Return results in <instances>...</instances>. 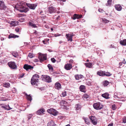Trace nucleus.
I'll list each match as a JSON object with an SVG mask.
<instances>
[{
    "label": "nucleus",
    "instance_id": "obj_1",
    "mask_svg": "<svg viewBox=\"0 0 126 126\" xmlns=\"http://www.w3.org/2000/svg\"><path fill=\"white\" fill-rule=\"evenodd\" d=\"M17 9L21 12L26 13L29 11L28 8L25 7L24 4L18 3L16 6Z\"/></svg>",
    "mask_w": 126,
    "mask_h": 126
},
{
    "label": "nucleus",
    "instance_id": "obj_2",
    "mask_svg": "<svg viewBox=\"0 0 126 126\" xmlns=\"http://www.w3.org/2000/svg\"><path fill=\"white\" fill-rule=\"evenodd\" d=\"M39 78V76L37 74H35L33 75L31 80V83L32 85H38V78Z\"/></svg>",
    "mask_w": 126,
    "mask_h": 126
},
{
    "label": "nucleus",
    "instance_id": "obj_3",
    "mask_svg": "<svg viewBox=\"0 0 126 126\" xmlns=\"http://www.w3.org/2000/svg\"><path fill=\"white\" fill-rule=\"evenodd\" d=\"M93 106L94 108L96 110H100L103 107V105L99 102L94 103Z\"/></svg>",
    "mask_w": 126,
    "mask_h": 126
},
{
    "label": "nucleus",
    "instance_id": "obj_4",
    "mask_svg": "<svg viewBox=\"0 0 126 126\" xmlns=\"http://www.w3.org/2000/svg\"><path fill=\"white\" fill-rule=\"evenodd\" d=\"M47 111L49 113L52 114L54 116L57 115L58 113V112L56 110L52 108L48 109Z\"/></svg>",
    "mask_w": 126,
    "mask_h": 126
},
{
    "label": "nucleus",
    "instance_id": "obj_5",
    "mask_svg": "<svg viewBox=\"0 0 126 126\" xmlns=\"http://www.w3.org/2000/svg\"><path fill=\"white\" fill-rule=\"evenodd\" d=\"M42 76H43L42 79L43 80L48 83L51 82V79L50 77L47 75H43Z\"/></svg>",
    "mask_w": 126,
    "mask_h": 126
},
{
    "label": "nucleus",
    "instance_id": "obj_6",
    "mask_svg": "<svg viewBox=\"0 0 126 126\" xmlns=\"http://www.w3.org/2000/svg\"><path fill=\"white\" fill-rule=\"evenodd\" d=\"M8 65L9 67L13 69H17V66L16 64L14 62H10L8 63Z\"/></svg>",
    "mask_w": 126,
    "mask_h": 126
},
{
    "label": "nucleus",
    "instance_id": "obj_7",
    "mask_svg": "<svg viewBox=\"0 0 126 126\" xmlns=\"http://www.w3.org/2000/svg\"><path fill=\"white\" fill-rule=\"evenodd\" d=\"M89 118L93 125H95L96 124L97 120L96 118L95 117L92 116H90Z\"/></svg>",
    "mask_w": 126,
    "mask_h": 126
},
{
    "label": "nucleus",
    "instance_id": "obj_8",
    "mask_svg": "<svg viewBox=\"0 0 126 126\" xmlns=\"http://www.w3.org/2000/svg\"><path fill=\"white\" fill-rule=\"evenodd\" d=\"M56 9L52 6L49 7L48 8V12L50 14L56 12Z\"/></svg>",
    "mask_w": 126,
    "mask_h": 126
},
{
    "label": "nucleus",
    "instance_id": "obj_9",
    "mask_svg": "<svg viewBox=\"0 0 126 126\" xmlns=\"http://www.w3.org/2000/svg\"><path fill=\"white\" fill-rule=\"evenodd\" d=\"M74 35H73V34H66L65 36H66L67 41H70L71 42L73 41L72 37L74 36Z\"/></svg>",
    "mask_w": 126,
    "mask_h": 126
},
{
    "label": "nucleus",
    "instance_id": "obj_10",
    "mask_svg": "<svg viewBox=\"0 0 126 126\" xmlns=\"http://www.w3.org/2000/svg\"><path fill=\"white\" fill-rule=\"evenodd\" d=\"M26 5L30 9L34 10L37 6L36 5L34 4H32L28 3H26Z\"/></svg>",
    "mask_w": 126,
    "mask_h": 126
},
{
    "label": "nucleus",
    "instance_id": "obj_11",
    "mask_svg": "<svg viewBox=\"0 0 126 126\" xmlns=\"http://www.w3.org/2000/svg\"><path fill=\"white\" fill-rule=\"evenodd\" d=\"M82 16L81 15H78L76 14H75L73 15V17L72 18L74 19L75 20L76 19H78L82 17Z\"/></svg>",
    "mask_w": 126,
    "mask_h": 126
},
{
    "label": "nucleus",
    "instance_id": "obj_12",
    "mask_svg": "<svg viewBox=\"0 0 126 126\" xmlns=\"http://www.w3.org/2000/svg\"><path fill=\"white\" fill-rule=\"evenodd\" d=\"M33 68V66L28 65L27 64H25L23 66V68L27 70H28L29 69H32Z\"/></svg>",
    "mask_w": 126,
    "mask_h": 126
},
{
    "label": "nucleus",
    "instance_id": "obj_13",
    "mask_svg": "<svg viewBox=\"0 0 126 126\" xmlns=\"http://www.w3.org/2000/svg\"><path fill=\"white\" fill-rule=\"evenodd\" d=\"M38 58L41 62H42L47 59V56H38Z\"/></svg>",
    "mask_w": 126,
    "mask_h": 126
},
{
    "label": "nucleus",
    "instance_id": "obj_14",
    "mask_svg": "<svg viewBox=\"0 0 126 126\" xmlns=\"http://www.w3.org/2000/svg\"><path fill=\"white\" fill-rule=\"evenodd\" d=\"M64 68L67 70H70L72 68V65L69 63L66 64L64 66Z\"/></svg>",
    "mask_w": 126,
    "mask_h": 126
},
{
    "label": "nucleus",
    "instance_id": "obj_15",
    "mask_svg": "<svg viewBox=\"0 0 126 126\" xmlns=\"http://www.w3.org/2000/svg\"><path fill=\"white\" fill-rule=\"evenodd\" d=\"M0 8L4 9L6 8V6L5 5L4 2L0 0Z\"/></svg>",
    "mask_w": 126,
    "mask_h": 126
},
{
    "label": "nucleus",
    "instance_id": "obj_16",
    "mask_svg": "<svg viewBox=\"0 0 126 126\" xmlns=\"http://www.w3.org/2000/svg\"><path fill=\"white\" fill-rule=\"evenodd\" d=\"M45 111V109L43 108L41 109L38 110L36 112V113L40 115L42 113H43Z\"/></svg>",
    "mask_w": 126,
    "mask_h": 126
},
{
    "label": "nucleus",
    "instance_id": "obj_17",
    "mask_svg": "<svg viewBox=\"0 0 126 126\" xmlns=\"http://www.w3.org/2000/svg\"><path fill=\"white\" fill-rule=\"evenodd\" d=\"M19 36L17 35H15L13 34H11L9 35L8 38L10 39L12 38H15L19 37Z\"/></svg>",
    "mask_w": 126,
    "mask_h": 126
},
{
    "label": "nucleus",
    "instance_id": "obj_18",
    "mask_svg": "<svg viewBox=\"0 0 126 126\" xmlns=\"http://www.w3.org/2000/svg\"><path fill=\"white\" fill-rule=\"evenodd\" d=\"M115 7L116 9L118 11H121L122 9V6L119 4L116 5Z\"/></svg>",
    "mask_w": 126,
    "mask_h": 126
},
{
    "label": "nucleus",
    "instance_id": "obj_19",
    "mask_svg": "<svg viewBox=\"0 0 126 126\" xmlns=\"http://www.w3.org/2000/svg\"><path fill=\"white\" fill-rule=\"evenodd\" d=\"M55 88L57 89H59L61 88V85L59 82H57L55 84Z\"/></svg>",
    "mask_w": 126,
    "mask_h": 126
},
{
    "label": "nucleus",
    "instance_id": "obj_20",
    "mask_svg": "<svg viewBox=\"0 0 126 126\" xmlns=\"http://www.w3.org/2000/svg\"><path fill=\"white\" fill-rule=\"evenodd\" d=\"M81 108V106L79 104H77L76 105L75 108L76 110H80Z\"/></svg>",
    "mask_w": 126,
    "mask_h": 126
},
{
    "label": "nucleus",
    "instance_id": "obj_21",
    "mask_svg": "<svg viewBox=\"0 0 126 126\" xmlns=\"http://www.w3.org/2000/svg\"><path fill=\"white\" fill-rule=\"evenodd\" d=\"M11 24L12 25L15 26L18 24V22L17 21H13L11 22Z\"/></svg>",
    "mask_w": 126,
    "mask_h": 126
},
{
    "label": "nucleus",
    "instance_id": "obj_22",
    "mask_svg": "<svg viewBox=\"0 0 126 126\" xmlns=\"http://www.w3.org/2000/svg\"><path fill=\"white\" fill-rule=\"evenodd\" d=\"M120 43L122 45H126V39H124L120 41Z\"/></svg>",
    "mask_w": 126,
    "mask_h": 126
},
{
    "label": "nucleus",
    "instance_id": "obj_23",
    "mask_svg": "<svg viewBox=\"0 0 126 126\" xmlns=\"http://www.w3.org/2000/svg\"><path fill=\"white\" fill-rule=\"evenodd\" d=\"M80 90L83 92H85V87L84 85H81L79 87Z\"/></svg>",
    "mask_w": 126,
    "mask_h": 126
},
{
    "label": "nucleus",
    "instance_id": "obj_24",
    "mask_svg": "<svg viewBox=\"0 0 126 126\" xmlns=\"http://www.w3.org/2000/svg\"><path fill=\"white\" fill-rule=\"evenodd\" d=\"M56 125L54 123V122L53 121H51L49 122L47 124L48 126H54Z\"/></svg>",
    "mask_w": 126,
    "mask_h": 126
},
{
    "label": "nucleus",
    "instance_id": "obj_25",
    "mask_svg": "<svg viewBox=\"0 0 126 126\" xmlns=\"http://www.w3.org/2000/svg\"><path fill=\"white\" fill-rule=\"evenodd\" d=\"M109 94L108 93H106L104 94H102V96L105 98L107 99L109 98Z\"/></svg>",
    "mask_w": 126,
    "mask_h": 126
},
{
    "label": "nucleus",
    "instance_id": "obj_26",
    "mask_svg": "<svg viewBox=\"0 0 126 126\" xmlns=\"http://www.w3.org/2000/svg\"><path fill=\"white\" fill-rule=\"evenodd\" d=\"M103 85L104 86H106L110 83V82L107 80H105L103 82Z\"/></svg>",
    "mask_w": 126,
    "mask_h": 126
},
{
    "label": "nucleus",
    "instance_id": "obj_27",
    "mask_svg": "<svg viewBox=\"0 0 126 126\" xmlns=\"http://www.w3.org/2000/svg\"><path fill=\"white\" fill-rule=\"evenodd\" d=\"M25 95L26 96L28 100L30 101H31L32 100V97L30 96V94L29 95H27L26 94H25Z\"/></svg>",
    "mask_w": 126,
    "mask_h": 126
},
{
    "label": "nucleus",
    "instance_id": "obj_28",
    "mask_svg": "<svg viewBox=\"0 0 126 126\" xmlns=\"http://www.w3.org/2000/svg\"><path fill=\"white\" fill-rule=\"evenodd\" d=\"M97 74L100 76H104V72L102 71H100L97 72Z\"/></svg>",
    "mask_w": 126,
    "mask_h": 126
},
{
    "label": "nucleus",
    "instance_id": "obj_29",
    "mask_svg": "<svg viewBox=\"0 0 126 126\" xmlns=\"http://www.w3.org/2000/svg\"><path fill=\"white\" fill-rule=\"evenodd\" d=\"M29 26L32 27L33 28H36L37 27V26L35 24H34L32 23V22H30L29 23Z\"/></svg>",
    "mask_w": 126,
    "mask_h": 126
},
{
    "label": "nucleus",
    "instance_id": "obj_30",
    "mask_svg": "<svg viewBox=\"0 0 126 126\" xmlns=\"http://www.w3.org/2000/svg\"><path fill=\"white\" fill-rule=\"evenodd\" d=\"M85 65L87 67H90L92 66V64L90 63H86L85 64Z\"/></svg>",
    "mask_w": 126,
    "mask_h": 126
},
{
    "label": "nucleus",
    "instance_id": "obj_31",
    "mask_svg": "<svg viewBox=\"0 0 126 126\" xmlns=\"http://www.w3.org/2000/svg\"><path fill=\"white\" fill-rule=\"evenodd\" d=\"M4 86L6 88H9L10 86V84L9 83H6L3 84Z\"/></svg>",
    "mask_w": 126,
    "mask_h": 126
},
{
    "label": "nucleus",
    "instance_id": "obj_32",
    "mask_svg": "<svg viewBox=\"0 0 126 126\" xmlns=\"http://www.w3.org/2000/svg\"><path fill=\"white\" fill-rule=\"evenodd\" d=\"M104 74H103V75L104 76H110L111 74H110L109 72H104Z\"/></svg>",
    "mask_w": 126,
    "mask_h": 126
},
{
    "label": "nucleus",
    "instance_id": "obj_33",
    "mask_svg": "<svg viewBox=\"0 0 126 126\" xmlns=\"http://www.w3.org/2000/svg\"><path fill=\"white\" fill-rule=\"evenodd\" d=\"M47 67L50 70H51L52 71L53 70V68L50 64H48L47 65Z\"/></svg>",
    "mask_w": 126,
    "mask_h": 126
},
{
    "label": "nucleus",
    "instance_id": "obj_34",
    "mask_svg": "<svg viewBox=\"0 0 126 126\" xmlns=\"http://www.w3.org/2000/svg\"><path fill=\"white\" fill-rule=\"evenodd\" d=\"M112 0H108L107 3L106 4V5L107 6H110L111 5V3Z\"/></svg>",
    "mask_w": 126,
    "mask_h": 126
},
{
    "label": "nucleus",
    "instance_id": "obj_35",
    "mask_svg": "<svg viewBox=\"0 0 126 126\" xmlns=\"http://www.w3.org/2000/svg\"><path fill=\"white\" fill-rule=\"evenodd\" d=\"M101 19L102 20V21L104 23H108L109 22V21L107 20L105 18H102Z\"/></svg>",
    "mask_w": 126,
    "mask_h": 126
},
{
    "label": "nucleus",
    "instance_id": "obj_36",
    "mask_svg": "<svg viewBox=\"0 0 126 126\" xmlns=\"http://www.w3.org/2000/svg\"><path fill=\"white\" fill-rule=\"evenodd\" d=\"M89 80V79H87L86 82V84L88 85H90L91 84V83Z\"/></svg>",
    "mask_w": 126,
    "mask_h": 126
},
{
    "label": "nucleus",
    "instance_id": "obj_37",
    "mask_svg": "<svg viewBox=\"0 0 126 126\" xmlns=\"http://www.w3.org/2000/svg\"><path fill=\"white\" fill-rule=\"evenodd\" d=\"M75 77L76 80H78L80 79L79 75L78 74L75 75Z\"/></svg>",
    "mask_w": 126,
    "mask_h": 126
},
{
    "label": "nucleus",
    "instance_id": "obj_38",
    "mask_svg": "<svg viewBox=\"0 0 126 126\" xmlns=\"http://www.w3.org/2000/svg\"><path fill=\"white\" fill-rule=\"evenodd\" d=\"M66 0H58V1L60 2L61 4L62 5H63L64 3L62 2H64L66 1Z\"/></svg>",
    "mask_w": 126,
    "mask_h": 126
},
{
    "label": "nucleus",
    "instance_id": "obj_39",
    "mask_svg": "<svg viewBox=\"0 0 126 126\" xmlns=\"http://www.w3.org/2000/svg\"><path fill=\"white\" fill-rule=\"evenodd\" d=\"M66 91H64L63 92L62 94V96L63 97H65L66 95Z\"/></svg>",
    "mask_w": 126,
    "mask_h": 126
},
{
    "label": "nucleus",
    "instance_id": "obj_40",
    "mask_svg": "<svg viewBox=\"0 0 126 126\" xmlns=\"http://www.w3.org/2000/svg\"><path fill=\"white\" fill-rule=\"evenodd\" d=\"M89 95L86 94H84L83 96V97L84 98L87 99L89 97Z\"/></svg>",
    "mask_w": 126,
    "mask_h": 126
},
{
    "label": "nucleus",
    "instance_id": "obj_41",
    "mask_svg": "<svg viewBox=\"0 0 126 126\" xmlns=\"http://www.w3.org/2000/svg\"><path fill=\"white\" fill-rule=\"evenodd\" d=\"M84 121L86 124L88 125H89L90 124V123L89 122L88 120L87 119L85 118Z\"/></svg>",
    "mask_w": 126,
    "mask_h": 126
},
{
    "label": "nucleus",
    "instance_id": "obj_42",
    "mask_svg": "<svg viewBox=\"0 0 126 126\" xmlns=\"http://www.w3.org/2000/svg\"><path fill=\"white\" fill-rule=\"evenodd\" d=\"M61 103L62 105H63V104H66V102L65 100H62L61 101Z\"/></svg>",
    "mask_w": 126,
    "mask_h": 126
},
{
    "label": "nucleus",
    "instance_id": "obj_43",
    "mask_svg": "<svg viewBox=\"0 0 126 126\" xmlns=\"http://www.w3.org/2000/svg\"><path fill=\"white\" fill-rule=\"evenodd\" d=\"M115 105L114 104H113V105H112V109L113 110H115L116 109Z\"/></svg>",
    "mask_w": 126,
    "mask_h": 126
},
{
    "label": "nucleus",
    "instance_id": "obj_44",
    "mask_svg": "<svg viewBox=\"0 0 126 126\" xmlns=\"http://www.w3.org/2000/svg\"><path fill=\"white\" fill-rule=\"evenodd\" d=\"M19 30L20 28L18 27H16L15 29V31L17 32H19Z\"/></svg>",
    "mask_w": 126,
    "mask_h": 126
},
{
    "label": "nucleus",
    "instance_id": "obj_45",
    "mask_svg": "<svg viewBox=\"0 0 126 126\" xmlns=\"http://www.w3.org/2000/svg\"><path fill=\"white\" fill-rule=\"evenodd\" d=\"M123 122L124 123H126V117H124L123 118Z\"/></svg>",
    "mask_w": 126,
    "mask_h": 126
},
{
    "label": "nucleus",
    "instance_id": "obj_46",
    "mask_svg": "<svg viewBox=\"0 0 126 126\" xmlns=\"http://www.w3.org/2000/svg\"><path fill=\"white\" fill-rule=\"evenodd\" d=\"M32 116V115L31 114H29L28 115V120L30 119Z\"/></svg>",
    "mask_w": 126,
    "mask_h": 126
},
{
    "label": "nucleus",
    "instance_id": "obj_47",
    "mask_svg": "<svg viewBox=\"0 0 126 126\" xmlns=\"http://www.w3.org/2000/svg\"><path fill=\"white\" fill-rule=\"evenodd\" d=\"M12 55H18V53L16 52H13L12 53Z\"/></svg>",
    "mask_w": 126,
    "mask_h": 126
},
{
    "label": "nucleus",
    "instance_id": "obj_48",
    "mask_svg": "<svg viewBox=\"0 0 126 126\" xmlns=\"http://www.w3.org/2000/svg\"><path fill=\"white\" fill-rule=\"evenodd\" d=\"M114 97L116 98L117 97V98H119L118 97V96L117 95V94L116 93H115L114 94Z\"/></svg>",
    "mask_w": 126,
    "mask_h": 126
},
{
    "label": "nucleus",
    "instance_id": "obj_49",
    "mask_svg": "<svg viewBox=\"0 0 126 126\" xmlns=\"http://www.w3.org/2000/svg\"><path fill=\"white\" fill-rule=\"evenodd\" d=\"M51 60L52 63H54L56 62V60L54 58H51Z\"/></svg>",
    "mask_w": 126,
    "mask_h": 126
},
{
    "label": "nucleus",
    "instance_id": "obj_50",
    "mask_svg": "<svg viewBox=\"0 0 126 126\" xmlns=\"http://www.w3.org/2000/svg\"><path fill=\"white\" fill-rule=\"evenodd\" d=\"M98 10L99 12L101 13H102L104 11V10L102 9H99Z\"/></svg>",
    "mask_w": 126,
    "mask_h": 126
},
{
    "label": "nucleus",
    "instance_id": "obj_51",
    "mask_svg": "<svg viewBox=\"0 0 126 126\" xmlns=\"http://www.w3.org/2000/svg\"><path fill=\"white\" fill-rule=\"evenodd\" d=\"M24 73H23L22 74H21L20 75L19 77L20 78H22L25 75Z\"/></svg>",
    "mask_w": 126,
    "mask_h": 126
},
{
    "label": "nucleus",
    "instance_id": "obj_52",
    "mask_svg": "<svg viewBox=\"0 0 126 126\" xmlns=\"http://www.w3.org/2000/svg\"><path fill=\"white\" fill-rule=\"evenodd\" d=\"M60 16H59L56 17V19L57 20H60Z\"/></svg>",
    "mask_w": 126,
    "mask_h": 126
},
{
    "label": "nucleus",
    "instance_id": "obj_53",
    "mask_svg": "<svg viewBox=\"0 0 126 126\" xmlns=\"http://www.w3.org/2000/svg\"><path fill=\"white\" fill-rule=\"evenodd\" d=\"M34 56H28V57H27V58L28 59L29 58H32Z\"/></svg>",
    "mask_w": 126,
    "mask_h": 126
},
{
    "label": "nucleus",
    "instance_id": "obj_54",
    "mask_svg": "<svg viewBox=\"0 0 126 126\" xmlns=\"http://www.w3.org/2000/svg\"><path fill=\"white\" fill-rule=\"evenodd\" d=\"M61 34H54V36L56 37L57 36H60Z\"/></svg>",
    "mask_w": 126,
    "mask_h": 126
},
{
    "label": "nucleus",
    "instance_id": "obj_55",
    "mask_svg": "<svg viewBox=\"0 0 126 126\" xmlns=\"http://www.w3.org/2000/svg\"><path fill=\"white\" fill-rule=\"evenodd\" d=\"M123 59V61L122 63L124 64H125L126 63V62L125 61V59Z\"/></svg>",
    "mask_w": 126,
    "mask_h": 126
},
{
    "label": "nucleus",
    "instance_id": "obj_56",
    "mask_svg": "<svg viewBox=\"0 0 126 126\" xmlns=\"http://www.w3.org/2000/svg\"><path fill=\"white\" fill-rule=\"evenodd\" d=\"M7 107V110H10L11 109V108L10 107L9 105H8V106Z\"/></svg>",
    "mask_w": 126,
    "mask_h": 126
},
{
    "label": "nucleus",
    "instance_id": "obj_57",
    "mask_svg": "<svg viewBox=\"0 0 126 126\" xmlns=\"http://www.w3.org/2000/svg\"><path fill=\"white\" fill-rule=\"evenodd\" d=\"M73 60L71 59L69 61V62L71 63H72L73 62Z\"/></svg>",
    "mask_w": 126,
    "mask_h": 126
},
{
    "label": "nucleus",
    "instance_id": "obj_58",
    "mask_svg": "<svg viewBox=\"0 0 126 126\" xmlns=\"http://www.w3.org/2000/svg\"><path fill=\"white\" fill-rule=\"evenodd\" d=\"M79 76L80 79H82L83 77V76L82 75H79Z\"/></svg>",
    "mask_w": 126,
    "mask_h": 126
},
{
    "label": "nucleus",
    "instance_id": "obj_59",
    "mask_svg": "<svg viewBox=\"0 0 126 126\" xmlns=\"http://www.w3.org/2000/svg\"><path fill=\"white\" fill-rule=\"evenodd\" d=\"M43 43L44 44H47V43L45 42V40H43L42 41Z\"/></svg>",
    "mask_w": 126,
    "mask_h": 126
},
{
    "label": "nucleus",
    "instance_id": "obj_60",
    "mask_svg": "<svg viewBox=\"0 0 126 126\" xmlns=\"http://www.w3.org/2000/svg\"><path fill=\"white\" fill-rule=\"evenodd\" d=\"M113 124L112 123L110 124H109L108 126H113Z\"/></svg>",
    "mask_w": 126,
    "mask_h": 126
},
{
    "label": "nucleus",
    "instance_id": "obj_61",
    "mask_svg": "<svg viewBox=\"0 0 126 126\" xmlns=\"http://www.w3.org/2000/svg\"><path fill=\"white\" fill-rule=\"evenodd\" d=\"M122 62H120L119 63V65L120 66H122Z\"/></svg>",
    "mask_w": 126,
    "mask_h": 126
},
{
    "label": "nucleus",
    "instance_id": "obj_62",
    "mask_svg": "<svg viewBox=\"0 0 126 126\" xmlns=\"http://www.w3.org/2000/svg\"><path fill=\"white\" fill-rule=\"evenodd\" d=\"M13 91H15V92H16V90L15 88H14L13 89Z\"/></svg>",
    "mask_w": 126,
    "mask_h": 126
},
{
    "label": "nucleus",
    "instance_id": "obj_63",
    "mask_svg": "<svg viewBox=\"0 0 126 126\" xmlns=\"http://www.w3.org/2000/svg\"><path fill=\"white\" fill-rule=\"evenodd\" d=\"M39 89L41 90H43L44 89V88L43 87H40L39 88Z\"/></svg>",
    "mask_w": 126,
    "mask_h": 126
},
{
    "label": "nucleus",
    "instance_id": "obj_64",
    "mask_svg": "<svg viewBox=\"0 0 126 126\" xmlns=\"http://www.w3.org/2000/svg\"><path fill=\"white\" fill-rule=\"evenodd\" d=\"M20 15V16H26V15H24V14H21Z\"/></svg>",
    "mask_w": 126,
    "mask_h": 126
}]
</instances>
